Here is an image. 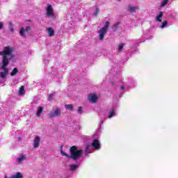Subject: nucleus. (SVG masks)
Masks as SVG:
<instances>
[{"label": "nucleus", "instance_id": "f257e3e1", "mask_svg": "<svg viewBox=\"0 0 178 178\" xmlns=\"http://www.w3.org/2000/svg\"><path fill=\"white\" fill-rule=\"evenodd\" d=\"M13 52V50L9 46L5 47L3 51H0V55L3 56L2 69L4 70V73L6 75L9 72V69L7 67L8 65H9V58H8V56H12Z\"/></svg>", "mask_w": 178, "mask_h": 178}, {"label": "nucleus", "instance_id": "f03ea898", "mask_svg": "<svg viewBox=\"0 0 178 178\" xmlns=\"http://www.w3.org/2000/svg\"><path fill=\"white\" fill-rule=\"evenodd\" d=\"M70 152L71 155H69L66 154V152H63V149H60V154L63 155V156L70 158L71 159H73V161H77V159L81 158V155H83V150L77 149L76 146L71 147L70 149Z\"/></svg>", "mask_w": 178, "mask_h": 178}, {"label": "nucleus", "instance_id": "7ed1b4c3", "mask_svg": "<svg viewBox=\"0 0 178 178\" xmlns=\"http://www.w3.org/2000/svg\"><path fill=\"white\" fill-rule=\"evenodd\" d=\"M109 28V22H106L104 27L102 28V29L99 31V40L102 41L104 40V37L105 34H106V31H108V29Z\"/></svg>", "mask_w": 178, "mask_h": 178}, {"label": "nucleus", "instance_id": "20e7f679", "mask_svg": "<svg viewBox=\"0 0 178 178\" xmlns=\"http://www.w3.org/2000/svg\"><path fill=\"white\" fill-rule=\"evenodd\" d=\"M47 16H51L53 19H55V14H54V8L51 5H49L47 8Z\"/></svg>", "mask_w": 178, "mask_h": 178}, {"label": "nucleus", "instance_id": "39448f33", "mask_svg": "<svg viewBox=\"0 0 178 178\" xmlns=\"http://www.w3.org/2000/svg\"><path fill=\"white\" fill-rule=\"evenodd\" d=\"M58 117V116H60V109L59 108H56L54 112L51 111L49 113V118L50 119H54V118L55 117Z\"/></svg>", "mask_w": 178, "mask_h": 178}, {"label": "nucleus", "instance_id": "423d86ee", "mask_svg": "<svg viewBox=\"0 0 178 178\" xmlns=\"http://www.w3.org/2000/svg\"><path fill=\"white\" fill-rule=\"evenodd\" d=\"M88 100L92 104H97L98 102V97L95 94H90L88 95Z\"/></svg>", "mask_w": 178, "mask_h": 178}, {"label": "nucleus", "instance_id": "0eeeda50", "mask_svg": "<svg viewBox=\"0 0 178 178\" xmlns=\"http://www.w3.org/2000/svg\"><path fill=\"white\" fill-rule=\"evenodd\" d=\"M29 30H31V27L30 26H26V29L24 28H21L19 30V34L20 35H22V37H25L26 35L24 34V33H27V31H29Z\"/></svg>", "mask_w": 178, "mask_h": 178}, {"label": "nucleus", "instance_id": "6e6552de", "mask_svg": "<svg viewBox=\"0 0 178 178\" xmlns=\"http://www.w3.org/2000/svg\"><path fill=\"white\" fill-rule=\"evenodd\" d=\"M40 141H41V139L40 138V136H37L33 140L34 148H38V147H40Z\"/></svg>", "mask_w": 178, "mask_h": 178}, {"label": "nucleus", "instance_id": "1a4fd4ad", "mask_svg": "<svg viewBox=\"0 0 178 178\" xmlns=\"http://www.w3.org/2000/svg\"><path fill=\"white\" fill-rule=\"evenodd\" d=\"M91 145L93 147L94 149H99V140H98V139L94 140Z\"/></svg>", "mask_w": 178, "mask_h": 178}, {"label": "nucleus", "instance_id": "9d476101", "mask_svg": "<svg viewBox=\"0 0 178 178\" xmlns=\"http://www.w3.org/2000/svg\"><path fill=\"white\" fill-rule=\"evenodd\" d=\"M43 111H44V107L39 106L38 108V111H37V113H36L37 118H40V116H41V113H42Z\"/></svg>", "mask_w": 178, "mask_h": 178}, {"label": "nucleus", "instance_id": "9b49d317", "mask_svg": "<svg viewBox=\"0 0 178 178\" xmlns=\"http://www.w3.org/2000/svg\"><path fill=\"white\" fill-rule=\"evenodd\" d=\"M47 33L49 37H54V35H55V31H54V29L51 27L48 28Z\"/></svg>", "mask_w": 178, "mask_h": 178}, {"label": "nucleus", "instance_id": "f8f14e48", "mask_svg": "<svg viewBox=\"0 0 178 178\" xmlns=\"http://www.w3.org/2000/svg\"><path fill=\"white\" fill-rule=\"evenodd\" d=\"M65 108L67 110V111H73L74 109V105L73 104H65Z\"/></svg>", "mask_w": 178, "mask_h": 178}, {"label": "nucleus", "instance_id": "ddd939ff", "mask_svg": "<svg viewBox=\"0 0 178 178\" xmlns=\"http://www.w3.org/2000/svg\"><path fill=\"white\" fill-rule=\"evenodd\" d=\"M26 160V156L23 154L19 155V158L17 159L18 163H22L23 161Z\"/></svg>", "mask_w": 178, "mask_h": 178}, {"label": "nucleus", "instance_id": "4468645a", "mask_svg": "<svg viewBox=\"0 0 178 178\" xmlns=\"http://www.w3.org/2000/svg\"><path fill=\"white\" fill-rule=\"evenodd\" d=\"M77 168H79V165H77V164H71V165H70V169L72 172L76 170V169H77Z\"/></svg>", "mask_w": 178, "mask_h": 178}, {"label": "nucleus", "instance_id": "2eb2a0df", "mask_svg": "<svg viewBox=\"0 0 178 178\" xmlns=\"http://www.w3.org/2000/svg\"><path fill=\"white\" fill-rule=\"evenodd\" d=\"M136 9H137V8H136L134 6H128V10H129V12H131V13H133V12H134V13H136Z\"/></svg>", "mask_w": 178, "mask_h": 178}, {"label": "nucleus", "instance_id": "dca6fc26", "mask_svg": "<svg viewBox=\"0 0 178 178\" xmlns=\"http://www.w3.org/2000/svg\"><path fill=\"white\" fill-rule=\"evenodd\" d=\"M162 16H163V12H160L159 15L156 17V20H157V22H162V19H161V17H162Z\"/></svg>", "mask_w": 178, "mask_h": 178}, {"label": "nucleus", "instance_id": "f3484780", "mask_svg": "<svg viewBox=\"0 0 178 178\" xmlns=\"http://www.w3.org/2000/svg\"><path fill=\"white\" fill-rule=\"evenodd\" d=\"M19 73V70L17 67L14 68L13 72H10V76H16Z\"/></svg>", "mask_w": 178, "mask_h": 178}, {"label": "nucleus", "instance_id": "a211bd4d", "mask_svg": "<svg viewBox=\"0 0 178 178\" xmlns=\"http://www.w3.org/2000/svg\"><path fill=\"white\" fill-rule=\"evenodd\" d=\"M116 115V113L115 112V110H112L110 111L109 115H108V119H111V118H113Z\"/></svg>", "mask_w": 178, "mask_h": 178}, {"label": "nucleus", "instance_id": "6ab92c4d", "mask_svg": "<svg viewBox=\"0 0 178 178\" xmlns=\"http://www.w3.org/2000/svg\"><path fill=\"white\" fill-rule=\"evenodd\" d=\"M19 95H24V86H22L19 90Z\"/></svg>", "mask_w": 178, "mask_h": 178}, {"label": "nucleus", "instance_id": "aec40b11", "mask_svg": "<svg viewBox=\"0 0 178 178\" xmlns=\"http://www.w3.org/2000/svg\"><path fill=\"white\" fill-rule=\"evenodd\" d=\"M13 178H23V175L20 172H17L16 175L13 176Z\"/></svg>", "mask_w": 178, "mask_h": 178}, {"label": "nucleus", "instance_id": "412c9836", "mask_svg": "<svg viewBox=\"0 0 178 178\" xmlns=\"http://www.w3.org/2000/svg\"><path fill=\"white\" fill-rule=\"evenodd\" d=\"M166 26H168V21H164L161 26V29H165Z\"/></svg>", "mask_w": 178, "mask_h": 178}, {"label": "nucleus", "instance_id": "4be33fe9", "mask_svg": "<svg viewBox=\"0 0 178 178\" xmlns=\"http://www.w3.org/2000/svg\"><path fill=\"white\" fill-rule=\"evenodd\" d=\"M168 1H166V0H163V1H162V3H161V8H163V6H165V5H168Z\"/></svg>", "mask_w": 178, "mask_h": 178}, {"label": "nucleus", "instance_id": "5701e85b", "mask_svg": "<svg viewBox=\"0 0 178 178\" xmlns=\"http://www.w3.org/2000/svg\"><path fill=\"white\" fill-rule=\"evenodd\" d=\"M99 12H100L99 8H96V10H95V11L94 13V15L95 16H98V15L99 14Z\"/></svg>", "mask_w": 178, "mask_h": 178}, {"label": "nucleus", "instance_id": "b1692460", "mask_svg": "<svg viewBox=\"0 0 178 178\" xmlns=\"http://www.w3.org/2000/svg\"><path fill=\"white\" fill-rule=\"evenodd\" d=\"M6 74L5 73V72H0V77L1 78V79H5V77H6Z\"/></svg>", "mask_w": 178, "mask_h": 178}, {"label": "nucleus", "instance_id": "393cba45", "mask_svg": "<svg viewBox=\"0 0 178 178\" xmlns=\"http://www.w3.org/2000/svg\"><path fill=\"white\" fill-rule=\"evenodd\" d=\"M124 47V44H120L118 47V51L120 52V51L123 49Z\"/></svg>", "mask_w": 178, "mask_h": 178}, {"label": "nucleus", "instance_id": "a878e982", "mask_svg": "<svg viewBox=\"0 0 178 178\" xmlns=\"http://www.w3.org/2000/svg\"><path fill=\"white\" fill-rule=\"evenodd\" d=\"M52 99H54V94H51V95H49V96L48 97V100H49V101H52Z\"/></svg>", "mask_w": 178, "mask_h": 178}, {"label": "nucleus", "instance_id": "bb28decb", "mask_svg": "<svg viewBox=\"0 0 178 178\" xmlns=\"http://www.w3.org/2000/svg\"><path fill=\"white\" fill-rule=\"evenodd\" d=\"M10 30L13 31V24L12 22H10Z\"/></svg>", "mask_w": 178, "mask_h": 178}, {"label": "nucleus", "instance_id": "cd10ccee", "mask_svg": "<svg viewBox=\"0 0 178 178\" xmlns=\"http://www.w3.org/2000/svg\"><path fill=\"white\" fill-rule=\"evenodd\" d=\"M78 113H79V114L83 113V110H81V106L79 107Z\"/></svg>", "mask_w": 178, "mask_h": 178}, {"label": "nucleus", "instance_id": "c85d7f7f", "mask_svg": "<svg viewBox=\"0 0 178 178\" xmlns=\"http://www.w3.org/2000/svg\"><path fill=\"white\" fill-rule=\"evenodd\" d=\"M119 24H120V22H117L116 24H115L113 25L114 29H118V26H119Z\"/></svg>", "mask_w": 178, "mask_h": 178}, {"label": "nucleus", "instance_id": "c756f323", "mask_svg": "<svg viewBox=\"0 0 178 178\" xmlns=\"http://www.w3.org/2000/svg\"><path fill=\"white\" fill-rule=\"evenodd\" d=\"M3 27V24L2 22H0V30H2Z\"/></svg>", "mask_w": 178, "mask_h": 178}, {"label": "nucleus", "instance_id": "7c9ffc66", "mask_svg": "<svg viewBox=\"0 0 178 178\" xmlns=\"http://www.w3.org/2000/svg\"><path fill=\"white\" fill-rule=\"evenodd\" d=\"M122 90H124V87L121 86Z\"/></svg>", "mask_w": 178, "mask_h": 178}, {"label": "nucleus", "instance_id": "2f4dec72", "mask_svg": "<svg viewBox=\"0 0 178 178\" xmlns=\"http://www.w3.org/2000/svg\"><path fill=\"white\" fill-rule=\"evenodd\" d=\"M4 178H8V177L6 175L4 176Z\"/></svg>", "mask_w": 178, "mask_h": 178}, {"label": "nucleus", "instance_id": "473e14b6", "mask_svg": "<svg viewBox=\"0 0 178 178\" xmlns=\"http://www.w3.org/2000/svg\"><path fill=\"white\" fill-rule=\"evenodd\" d=\"M165 1H167L168 2H169V0H165Z\"/></svg>", "mask_w": 178, "mask_h": 178}, {"label": "nucleus", "instance_id": "72a5a7b5", "mask_svg": "<svg viewBox=\"0 0 178 178\" xmlns=\"http://www.w3.org/2000/svg\"><path fill=\"white\" fill-rule=\"evenodd\" d=\"M118 1H120V0H118Z\"/></svg>", "mask_w": 178, "mask_h": 178}]
</instances>
